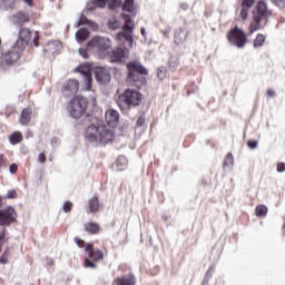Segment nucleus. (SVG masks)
Masks as SVG:
<instances>
[{
	"instance_id": "1",
	"label": "nucleus",
	"mask_w": 285,
	"mask_h": 285,
	"mask_svg": "<svg viewBox=\"0 0 285 285\" xmlns=\"http://www.w3.org/2000/svg\"><path fill=\"white\" fill-rule=\"evenodd\" d=\"M126 68L129 83L138 89L144 88L146 86V77H148V69L137 60L127 62Z\"/></svg>"
},
{
	"instance_id": "2",
	"label": "nucleus",
	"mask_w": 285,
	"mask_h": 285,
	"mask_svg": "<svg viewBox=\"0 0 285 285\" xmlns=\"http://www.w3.org/2000/svg\"><path fill=\"white\" fill-rule=\"evenodd\" d=\"M85 138L88 141H99L100 144H110L115 139V132L106 126H89L85 131Z\"/></svg>"
},
{
	"instance_id": "3",
	"label": "nucleus",
	"mask_w": 285,
	"mask_h": 285,
	"mask_svg": "<svg viewBox=\"0 0 285 285\" xmlns=\"http://www.w3.org/2000/svg\"><path fill=\"white\" fill-rule=\"evenodd\" d=\"M144 96L141 92L132 89H126L124 94L118 97L117 104L120 110H130L137 106H141Z\"/></svg>"
},
{
	"instance_id": "4",
	"label": "nucleus",
	"mask_w": 285,
	"mask_h": 285,
	"mask_svg": "<svg viewBox=\"0 0 285 285\" xmlns=\"http://www.w3.org/2000/svg\"><path fill=\"white\" fill-rule=\"evenodd\" d=\"M268 17H271V12L268 11V7L266 6V3L258 2L253 21L249 24V35H253L254 32H257V30H261L262 21L266 23L268 21Z\"/></svg>"
},
{
	"instance_id": "5",
	"label": "nucleus",
	"mask_w": 285,
	"mask_h": 285,
	"mask_svg": "<svg viewBox=\"0 0 285 285\" xmlns=\"http://www.w3.org/2000/svg\"><path fill=\"white\" fill-rule=\"evenodd\" d=\"M88 108V99L82 96L75 97L67 106V110L73 119H80L86 115V110Z\"/></svg>"
},
{
	"instance_id": "6",
	"label": "nucleus",
	"mask_w": 285,
	"mask_h": 285,
	"mask_svg": "<svg viewBox=\"0 0 285 285\" xmlns=\"http://www.w3.org/2000/svg\"><path fill=\"white\" fill-rule=\"evenodd\" d=\"M121 19L125 20L122 27L124 31L118 32L116 36L117 41H122L124 39L128 42V47L132 48V31L135 30V22H132V17L128 13H121Z\"/></svg>"
},
{
	"instance_id": "7",
	"label": "nucleus",
	"mask_w": 285,
	"mask_h": 285,
	"mask_svg": "<svg viewBox=\"0 0 285 285\" xmlns=\"http://www.w3.org/2000/svg\"><path fill=\"white\" fill-rule=\"evenodd\" d=\"M227 40L229 41L230 46L244 48V46L248 43V36L239 27H235L227 33Z\"/></svg>"
},
{
	"instance_id": "8",
	"label": "nucleus",
	"mask_w": 285,
	"mask_h": 285,
	"mask_svg": "<svg viewBox=\"0 0 285 285\" xmlns=\"http://www.w3.org/2000/svg\"><path fill=\"white\" fill-rule=\"evenodd\" d=\"M87 46L98 50L99 55H108L112 48V41L108 38L96 36L87 42Z\"/></svg>"
},
{
	"instance_id": "9",
	"label": "nucleus",
	"mask_w": 285,
	"mask_h": 285,
	"mask_svg": "<svg viewBox=\"0 0 285 285\" xmlns=\"http://www.w3.org/2000/svg\"><path fill=\"white\" fill-rule=\"evenodd\" d=\"M17 209L12 206H7L3 209H0V228H6L8 226H12V224H17Z\"/></svg>"
},
{
	"instance_id": "10",
	"label": "nucleus",
	"mask_w": 285,
	"mask_h": 285,
	"mask_svg": "<svg viewBox=\"0 0 285 285\" xmlns=\"http://www.w3.org/2000/svg\"><path fill=\"white\" fill-rule=\"evenodd\" d=\"M88 258H85V268H97V262L104 261V253L101 249H95V243L87 246Z\"/></svg>"
},
{
	"instance_id": "11",
	"label": "nucleus",
	"mask_w": 285,
	"mask_h": 285,
	"mask_svg": "<svg viewBox=\"0 0 285 285\" xmlns=\"http://www.w3.org/2000/svg\"><path fill=\"white\" fill-rule=\"evenodd\" d=\"M30 39H32V31L30 28H20L18 39L14 43L16 50H26L30 43Z\"/></svg>"
},
{
	"instance_id": "12",
	"label": "nucleus",
	"mask_w": 285,
	"mask_h": 285,
	"mask_svg": "<svg viewBox=\"0 0 285 285\" xmlns=\"http://www.w3.org/2000/svg\"><path fill=\"white\" fill-rule=\"evenodd\" d=\"M130 57V50L126 47H116L110 56L111 63H124Z\"/></svg>"
},
{
	"instance_id": "13",
	"label": "nucleus",
	"mask_w": 285,
	"mask_h": 285,
	"mask_svg": "<svg viewBox=\"0 0 285 285\" xmlns=\"http://www.w3.org/2000/svg\"><path fill=\"white\" fill-rule=\"evenodd\" d=\"M31 19L32 18L30 17V13L23 10H19L11 16V21L13 26H17L18 28H23V26L30 23Z\"/></svg>"
},
{
	"instance_id": "14",
	"label": "nucleus",
	"mask_w": 285,
	"mask_h": 285,
	"mask_svg": "<svg viewBox=\"0 0 285 285\" xmlns=\"http://www.w3.org/2000/svg\"><path fill=\"white\" fill-rule=\"evenodd\" d=\"M63 97H72L77 92H79V80L77 79H69L67 80L61 89Z\"/></svg>"
},
{
	"instance_id": "15",
	"label": "nucleus",
	"mask_w": 285,
	"mask_h": 285,
	"mask_svg": "<svg viewBox=\"0 0 285 285\" xmlns=\"http://www.w3.org/2000/svg\"><path fill=\"white\" fill-rule=\"evenodd\" d=\"M77 71L83 76L85 79V90H90L92 88V71L88 65H80Z\"/></svg>"
},
{
	"instance_id": "16",
	"label": "nucleus",
	"mask_w": 285,
	"mask_h": 285,
	"mask_svg": "<svg viewBox=\"0 0 285 285\" xmlns=\"http://www.w3.org/2000/svg\"><path fill=\"white\" fill-rule=\"evenodd\" d=\"M95 77L99 83H108L110 82V71L104 67H97L95 69Z\"/></svg>"
},
{
	"instance_id": "17",
	"label": "nucleus",
	"mask_w": 285,
	"mask_h": 285,
	"mask_svg": "<svg viewBox=\"0 0 285 285\" xmlns=\"http://www.w3.org/2000/svg\"><path fill=\"white\" fill-rule=\"evenodd\" d=\"M105 119L111 128H117L119 124V112L115 109H109L106 111Z\"/></svg>"
},
{
	"instance_id": "18",
	"label": "nucleus",
	"mask_w": 285,
	"mask_h": 285,
	"mask_svg": "<svg viewBox=\"0 0 285 285\" xmlns=\"http://www.w3.org/2000/svg\"><path fill=\"white\" fill-rule=\"evenodd\" d=\"M137 284V281L135 279V275L128 274L125 276L116 277L112 281L111 285H135Z\"/></svg>"
},
{
	"instance_id": "19",
	"label": "nucleus",
	"mask_w": 285,
	"mask_h": 285,
	"mask_svg": "<svg viewBox=\"0 0 285 285\" xmlns=\"http://www.w3.org/2000/svg\"><path fill=\"white\" fill-rule=\"evenodd\" d=\"M7 229L6 227H0V253H1V246L8 242V238H6ZM0 264H8V250H6L2 254V257H0Z\"/></svg>"
},
{
	"instance_id": "20",
	"label": "nucleus",
	"mask_w": 285,
	"mask_h": 285,
	"mask_svg": "<svg viewBox=\"0 0 285 285\" xmlns=\"http://www.w3.org/2000/svg\"><path fill=\"white\" fill-rule=\"evenodd\" d=\"M31 120H32V108L27 107V108L22 109L20 118H19L20 125L28 126V124H30Z\"/></svg>"
},
{
	"instance_id": "21",
	"label": "nucleus",
	"mask_w": 285,
	"mask_h": 285,
	"mask_svg": "<svg viewBox=\"0 0 285 285\" xmlns=\"http://www.w3.org/2000/svg\"><path fill=\"white\" fill-rule=\"evenodd\" d=\"M122 12H128L131 17H136L137 7L135 6V0H125L122 3Z\"/></svg>"
},
{
	"instance_id": "22",
	"label": "nucleus",
	"mask_w": 285,
	"mask_h": 285,
	"mask_svg": "<svg viewBox=\"0 0 285 285\" xmlns=\"http://www.w3.org/2000/svg\"><path fill=\"white\" fill-rule=\"evenodd\" d=\"M85 230L89 235H99V233H101V225H99L98 223H92V222L86 223Z\"/></svg>"
},
{
	"instance_id": "23",
	"label": "nucleus",
	"mask_w": 285,
	"mask_h": 285,
	"mask_svg": "<svg viewBox=\"0 0 285 285\" xmlns=\"http://www.w3.org/2000/svg\"><path fill=\"white\" fill-rule=\"evenodd\" d=\"M9 142L11 146H17L23 141V134L21 131H13L8 136Z\"/></svg>"
},
{
	"instance_id": "24",
	"label": "nucleus",
	"mask_w": 285,
	"mask_h": 285,
	"mask_svg": "<svg viewBox=\"0 0 285 285\" xmlns=\"http://www.w3.org/2000/svg\"><path fill=\"white\" fill-rule=\"evenodd\" d=\"M99 196H94L88 200V213H99Z\"/></svg>"
},
{
	"instance_id": "25",
	"label": "nucleus",
	"mask_w": 285,
	"mask_h": 285,
	"mask_svg": "<svg viewBox=\"0 0 285 285\" xmlns=\"http://www.w3.org/2000/svg\"><path fill=\"white\" fill-rule=\"evenodd\" d=\"M91 6L88 4V10H95V8L104 9L106 6H108V9L110 10V0H91Z\"/></svg>"
},
{
	"instance_id": "26",
	"label": "nucleus",
	"mask_w": 285,
	"mask_h": 285,
	"mask_svg": "<svg viewBox=\"0 0 285 285\" xmlns=\"http://www.w3.org/2000/svg\"><path fill=\"white\" fill-rule=\"evenodd\" d=\"M90 37V31L86 28H80L76 33V39L79 43H82V41H86Z\"/></svg>"
},
{
	"instance_id": "27",
	"label": "nucleus",
	"mask_w": 285,
	"mask_h": 285,
	"mask_svg": "<svg viewBox=\"0 0 285 285\" xmlns=\"http://www.w3.org/2000/svg\"><path fill=\"white\" fill-rule=\"evenodd\" d=\"M13 63L12 55L6 53L0 57V68H3V66H12Z\"/></svg>"
},
{
	"instance_id": "28",
	"label": "nucleus",
	"mask_w": 285,
	"mask_h": 285,
	"mask_svg": "<svg viewBox=\"0 0 285 285\" xmlns=\"http://www.w3.org/2000/svg\"><path fill=\"white\" fill-rule=\"evenodd\" d=\"M266 43V36L258 33L256 38L253 40L254 48H262Z\"/></svg>"
},
{
	"instance_id": "29",
	"label": "nucleus",
	"mask_w": 285,
	"mask_h": 285,
	"mask_svg": "<svg viewBox=\"0 0 285 285\" xmlns=\"http://www.w3.org/2000/svg\"><path fill=\"white\" fill-rule=\"evenodd\" d=\"M256 217H266L268 215V207L265 205H258L255 209Z\"/></svg>"
},
{
	"instance_id": "30",
	"label": "nucleus",
	"mask_w": 285,
	"mask_h": 285,
	"mask_svg": "<svg viewBox=\"0 0 285 285\" xmlns=\"http://www.w3.org/2000/svg\"><path fill=\"white\" fill-rule=\"evenodd\" d=\"M234 164H235V158L233 157V153H228L225 156L223 166H224V168H230V166H234Z\"/></svg>"
},
{
	"instance_id": "31",
	"label": "nucleus",
	"mask_w": 285,
	"mask_h": 285,
	"mask_svg": "<svg viewBox=\"0 0 285 285\" xmlns=\"http://www.w3.org/2000/svg\"><path fill=\"white\" fill-rule=\"evenodd\" d=\"M73 242L77 244L78 248H85L86 253L88 252V246H92L94 243H86L79 237H75Z\"/></svg>"
},
{
	"instance_id": "32",
	"label": "nucleus",
	"mask_w": 285,
	"mask_h": 285,
	"mask_svg": "<svg viewBox=\"0 0 285 285\" xmlns=\"http://www.w3.org/2000/svg\"><path fill=\"white\" fill-rule=\"evenodd\" d=\"M121 8V0H109V10H117Z\"/></svg>"
},
{
	"instance_id": "33",
	"label": "nucleus",
	"mask_w": 285,
	"mask_h": 285,
	"mask_svg": "<svg viewBox=\"0 0 285 285\" xmlns=\"http://www.w3.org/2000/svg\"><path fill=\"white\" fill-rule=\"evenodd\" d=\"M72 208H73L72 202L67 200V202L63 204L62 210H63V213H71V212H72Z\"/></svg>"
},
{
	"instance_id": "34",
	"label": "nucleus",
	"mask_w": 285,
	"mask_h": 285,
	"mask_svg": "<svg viewBox=\"0 0 285 285\" xmlns=\"http://www.w3.org/2000/svg\"><path fill=\"white\" fill-rule=\"evenodd\" d=\"M90 23V20L85 14H81L79 18L78 26H88Z\"/></svg>"
},
{
	"instance_id": "35",
	"label": "nucleus",
	"mask_w": 285,
	"mask_h": 285,
	"mask_svg": "<svg viewBox=\"0 0 285 285\" xmlns=\"http://www.w3.org/2000/svg\"><path fill=\"white\" fill-rule=\"evenodd\" d=\"M239 16H240V19H242L243 21H246V20L248 19V9L243 8V9L240 10Z\"/></svg>"
},
{
	"instance_id": "36",
	"label": "nucleus",
	"mask_w": 285,
	"mask_h": 285,
	"mask_svg": "<svg viewBox=\"0 0 285 285\" xmlns=\"http://www.w3.org/2000/svg\"><path fill=\"white\" fill-rule=\"evenodd\" d=\"M8 164V157H6V155L0 154V168L6 167Z\"/></svg>"
},
{
	"instance_id": "37",
	"label": "nucleus",
	"mask_w": 285,
	"mask_h": 285,
	"mask_svg": "<svg viewBox=\"0 0 285 285\" xmlns=\"http://www.w3.org/2000/svg\"><path fill=\"white\" fill-rule=\"evenodd\" d=\"M19 170V165H17V164H11L10 166H9V171L11 173V175H17V171Z\"/></svg>"
},
{
	"instance_id": "38",
	"label": "nucleus",
	"mask_w": 285,
	"mask_h": 285,
	"mask_svg": "<svg viewBox=\"0 0 285 285\" xmlns=\"http://www.w3.org/2000/svg\"><path fill=\"white\" fill-rule=\"evenodd\" d=\"M255 6V0H243L244 8H253Z\"/></svg>"
},
{
	"instance_id": "39",
	"label": "nucleus",
	"mask_w": 285,
	"mask_h": 285,
	"mask_svg": "<svg viewBox=\"0 0 285 285\" xmlns=\"http://www.w3.org/2000/svg\"><path fill=\"white\" fill-rule=\"evenodd\" d=\"M247 146H248V148H250V150H255V148H257V146H258V142H257V140H248Z\"/></svg>"
},
{
	"instance_id": "40",
	"label": "nucleus",
	"mask_w": 285,
	"mask_h": 285,
	"mask_svg": "<svg viewBox=\"0 0 285 285\" xmlns=\"http://www.w3.org/2000/svg\"><path fill=\"white\" fill-rule=\"evenodd\" d=\"M7 199H17V190H9L7 194Z\"/></svg>"
},
{
	"instance_id": "41",
	"label": "nucleus",
	"mask_w": 285,
	"mask_h": 285,
	"mask_svg": "<svg viewBox=\"0 0 285 285\" xmlns=\"http://www.w3.org/2000/svg\"><path fill=\"white\" fill-rule=\"evenodd\" d=\"M48 160V158L46 157V155L43 153H40L38 155V161L39 164H46V161Z\"/></svg>"
},
{
	"instance_id": "42",
	"label": "nucleus",
	"mask_w": 285,
	"mask_h": 285,
	"mask_svg": "<svg viewBox=\"0 0 285 285\" xmlns=\"http://www.w3.org/2000/svg\"><path fill=\"white\" fill-rule=\"evenodd\" d=\"M157 77L158 79H166V71L164 69H158Z\"/></svg>"
},
{
	"instance_id": "43",
	"label": "nucleus",
	"mask_w": 285,
	"mask_h": 285,
	"mask_svg": "<svg viewBox=\"0 0 285 285\" xmlns=\"http://www.w3.org/2000/svg\"><path fill=\"white\" fill-rule=\"evenodd\" d=\"M109 28H111V30H117V28H119V22L117 20L109 21Z\"/></svg>"
},
{
	"instance_id": "44",
	"label": "nucleus",
	"mask_w": 285,
	"mask_h": 285,
	"mask_svg": "<svg viewBox=\"0 0 285 285\" xmlns=\"http://www.w3.org/2000/svg\"><path fill=\"white\" fill-rule=\"evenodd\" d=\"M277 173H285V163L277 164Z\"/></svg>"
},
{
	"instance_id": "45",
	"label": "nucleus",
	"mask_w": 285,
	"mask_h": 285,
	"mask_svg": "<svg viewBox=\"0 0 285 285\" xmlns=\"http://www.w3.org/2000/svg\"><path fill=\"white\" fill-rule=\"evenodd\" d=\"M79 55H81L83 59H88V49H79Z\"/></svg>"
},
{
	"instance_id": "46",
	"label": "nucleus",
	"mask_w": 285,
	"mask_h": 285,
	"mask_svg": "<svg viewBox=\"0 0 285 285\" xmlns=\"http://www.w3.org/2000/svg\"><path fill=\"white\" fill-rule=\"evenodd\" d=\"M144 124H146V118H144V117L140 116V117L137 119L136 125L139 126V127H141V126H144Z\"/></svg>"
},
{
	"instance_id": "47",
	"label": "nucleus",
	"mask_w": 285,
	"mask_h": 285,
	"mask_svg": "<svg viewBox=\"0 0 285 285\" xmlns=\"http://www.w3.org/2000/svg\"><path fill=\"white\" fill-rule=\"evenodd\" d=\"M33 46L39 47V32L35 33L33 37Z\"/></svg>"
},
{
	"instance_id": "48",
	"label": "nucleus",
	"mask_w": 285,
	"mask_h": 285,
	"mask_svg": "<svg viewBox=\"0 0 285 285\" xmlns=\"http://www.w3.org/2000/svg\"><path fill=\"white\" fill-rule=\"evenodd\" d=\"M26 6H29V8L35 7V0H22Z\"/></svg>"
},
{
	"instance_id": "49",
	"label": "nucleus",
	"mask_w": 285,
	"mask_h": 285,
	"mask_svg": "<svg viewBox=\"0 0 285 285\" xmlns=\"http://www.w3.org/2000/svg\"><path fill=\"white\" fill-rule=\"evenodd\" d=\"M266 95H267V97H275V90L267 89Z\"/></svg>"
},
{
	"instance_id": "50",
	"label": "nucleus",
	"mask_w": 285,
	"mask_h": 285,
	"mask_svg": "<svg viewBox=\"0 0 285 285\" xmlns=\"http://www.w3.org/2000/svg\"><path fill=\"white\" fill-rule=\"evenodd\" d=\"M120 161L126 163V158H124V157H118V159H117V166H119V163H120Z\"/></svg>"
},
{
	"instance_id": "51",
	"label": "nucleus",
	"mask_w": 285,
	"mask_h": 285,
	"mask_svg": "<svg viewBox=\"0 0 285 285\" xmlns=\"http://www.w3.org/2000/svg\"><path fill=\"white\" fill-rule=\"evenodd\" d=\"M140 32H141V36H142V37H146V29H145V28H141V29H140Z\"/></svg>"
},
{
	"instance_id": "52",
	"label": "nucleus",
	"mask_w": 285,
	"mask_h": 285,
	"mask_svg": "<svg viewBox=\"0 0 285 285\" xmlns=\"http://www.w3.org/2000/svg\"><path fill=\"white\" fill-rule=\"evenodd\" d=\"M47 48H50V43L47 46Z\"/></svg>"
}]
</instances>
